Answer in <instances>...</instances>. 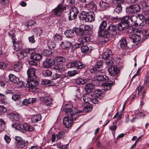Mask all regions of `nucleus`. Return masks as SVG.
Wrapping results in <instances>:
<instances>
[{
    "label": "nucleus",
    "mask_w": 149,
    "mask_h": 149,
    "mask_svg": "<svg viewBox=\"0 0 149 149\" xmlns=\"http://www.w3.org/2000/svg\"><path fill=\"white\" fill-rule=\"evenodd\" d=\"M41 100L46 105L49 106L52 105L53 100L51 98L47 97H44L41 98Z\"/></svg>",
    "instance_id": "aec40b11"
},
{
    "label": "nucleus",
    "mask_w": 149,
    "mask_h": 149,
    "mask_svg": "<svg viewBox=\"0 0 149 149\" xmlns=\"http://www.w3.org/2000/svg\"><path fill=\"white\" fill-rule=\"evenodd\" d=\"M52 74V72L49 70H45L42 72V74L45 77L51 76Z\"/></svg>",
    "instance_id": "6e6d98bb"
},
{
    "label": "nucleus",
    "mask_w": 149,
    "mask_h": 149,
    "mask_svg": "<svg viewBox=\"0 0 149 149\" xmlns=\"http://www.w3.org/2000/svg\"><path fill=\"white\" fill-rule=\"evenodd\" d=\"M36 23L33 20H30L28 22H25V24L27 27H29L31 26Z\"/></svg>",
    "instance_id": "680f3d73"
},
{
    "label": "nucleus",
    "mask_w": 149,
    "mask_h": 149,
    "mask_svg": "<svg viewBox=\"0 0 149 149\" xmlns=\"http://www.w3.org/2000/svg\"><path fill=\"white\" fill-rule=\"evenodd\" d=\"M143 29L141 27H138L135 29L134 30L132 31H133V33H136L137 34H138L140 35H141L140 33H142V31Z\"/></svg>",
    "instance_id": "09e8293b"
},
{
    "label": "nucleus",
    "mask_w": 149,
    "mask_h": 149,
    "mask_svg": "<svg viewBox=\"0 0 149 149\" xmlns=\"http://www.w3.org/2000/svg\"><path fill=\"white\" fill-rule=\"evenodd\" d=\"M142 3V9L144 14L146 15H149V7L145 2H143Z\"/></svg>",
    "instance_id": "393cba45"
},
{
    "label": "nucleus",
    "mask_w": 149,
    "mask_h": 149,
    "mask_svg": "<svg viewBox=\"0 0 149 149\" xmlns=\"http://www.w3.org/2000/svg\"><path fill=\"white\" fill-rule=\"evenodd\" d=\"M53 38L56 42L60 41L62 40L61 36L59 34L55 35Z\"/></svg>",
    "instance_id": "603ef678"
},
{
    "label": "nucleus",
    "mask_w": 149,
    "mask_h": 149,
    "mask_svg": "<svg viewBox=\"0 0 149 149\" xmlns=\"http://www.w3.org/2000/svg\"><path fill=\"white\" fill-rule=\"evenodd\" d=\"M70 11L78 14L79 13V10L75 6H72Z\"/></svg>",
    "instance_id": "338daca9"
},
{
    "label": "nucleus",
    "mask_w": 149,
    "mask_h": 149,
    "mask_svg": "<svg viewBox=\"0 0 149 149\" xmlns=\"http://www.w3.org/2000/svg\"><path fill=\"white\" fill-rule=\"evenodd\" d=\"M9 78L11 82L15 84H17L19 81V79L18 78L11 74H9Z\"/></svg>",
    "instance_id": "c85d7f7f"
},
{
    "label": "nucleus",
    "mask_w": 149,
    "mask_h": 149,
    "mask_svg": "<svg viewBox=\"0 0 149 149\" xmlns=\"http://www.w3.org/2000/svg\"><path fill=\"white\" fill-rule=\"evenodd\" d=\"M130 38L132 39L134 43L136 42H139L141 39V37L139 34L134 33L130 35Z\"/></svg>",
    "instance_id": "f3484780"
},
{
    "label": "nucleus",
    "mask_w": 149,
    "mask_h": 149,
    "mask_svg": "<svg viewBox=\"0 0 149 149\" xmlns=\"http://www.w3.org/2000/svg\"><path fill=\"white\" fill-rule=\"evenodd\" d=\"M82 27L84 31H85L87 33L86 35L89 34L88 32L91 31L92 29L91 26L88 25H83Z\"/></svg>",
    "instance_id": "79ce46f5"
},
{
    "label": "nucleus",
    "mask_w": 149,
    "mask_h": 149,
    "mask_svg": "<svg viewBox=\"0 0 149 149\" xmlns=\"http://www.w3.org/2000/svg\"><path fill=\"white\" fill-rule=\"evenodd\" d=\"M102 65V61H100L97 62L95 66L97 68L100 69V71L101 70V68Z\"/></svg>",
    "instance_id": "bf43d9fd"
},
{
    "label": "nucleus",
    "mask_w": 149,
    "mask_h": 149,
    "mask_svg": "<svg viewBox=\"0 0 149 149\" xmlns=\"http://www.w3.org/2000/svg\"><path fill=\"white\" fill-rule=\"evenodd\" d=\"M54 68L58 73H62L65 71V69L60 64H58L57 65H55L54 66Z\"/></svg>",
    "instance_id": "2f4dec72"
},
{
    "label": "nucleus",
    "mask_w": 149,
    "mask_h": 149,
    "mask_svg": "<svg viewBox=\"0 0 149 149\" xmlns=\"http://www.w3.org/2000/svg\"><path fill=\"white\" fill-rule=\"evenodd\" d=\"M114 83V82L113 81H108L107 82L102 84V86L104 90H109L111 88Z\"/></svg>",
    "instance_id": "2eb2a0df"
},
{
    "label": "nucleus",
    "mask_w": 149,
    "mask_h": 149,
    "mask_svg": "<svg viewBox=\"0 0 149 149\" xmlns=\"http://www.w3.org/2000/svg\"><path fill=\"white\" fill-rule=\"evenodd\" d=\"M98 33L99 36L103 38H107L110 36L108 31L107 30H99Z\"/></svg>",
    "instance_id": "412c9836"
},
{
    "label": "nucleus",
    "mask_w": 149,
    "mask_h": 149,
    "mask_svg": "<svg viewBox=\"0 0 149 149\" xmlns=\"http://www.w3.org/2000/svg\"><path fill=\"white\" fill-rule=\"evenodd\" d=\"M42 53L45 56H50L52 54V53L51 51L47 49L42 51Z\"/></svg>",
    "instance_id": "49530a36"
},
{
    "label": "nucleus",
    "mask_w": 149,
    "mask_h": 149,
    "mask_svg": "<svg viewBox=\"0 0 149 149\" xmlns=\"http://www.w3.org/2000/svg\"><path fill=\"white\" fill-rule=\"evenodd\" d=\"M94 87V85L93 84L88 83L86 84L85 88L86 91L89 92L91 91Z\"/></svg>",
    "instance_id": "58836bf2"
},
{
    "label": "nucleus",
    "mask_w": 149,
    "mask_h": 149,
    "mask_svg": "<svg viewBox=\"0 0 149 149\" xmlns=\"http://www.w3.org/2000/svg\"><path fill=\"white\" fill-rule=\"evenodd\" d=\"M78 73V72L75 70L69 71L68 72V74L70 77L74 76Z\"/></svg>",
    "instance_id": "4d7b16f0"
},
{
    "label": "nucleus",
    "mask_w": 149,
    "mask_h": 149,
    "mask_svg": "<svg viewBox=\"0 0 149 149\" xmlns=\"http://www.w3.org/2000/svg\"><path fill=\"white\" fill-rule=\"evenodd\" d=\"M74 31L77 35L80 36H82L84 35H86L87 33L85 31H84L82 27H76L74 29Z\"/></svg>",
    "instance_id": "4468645a"
},
{
    "label": "nucleus",
    "mask_w": 149,
    "mask_h": 149,
    "mask_svg": "<svg viewBox=\"0 0 149 149\" xmlns=\"http://www.w3.org/2000/svg\"><path fill=\"white\" fill-rule=\"evenodd\" d=\"M87 81L88 80L84 78H79L75 80V82L77 85H80L85 84Z\"/></svg>",
    "instance_id": "bb28decb"
},
{
    "label": "nucleus",
    "mask_w": 149,
    "mask_h": 149,
    "mask_svg": "<svg viewBox=\"0 0 149 149\" xmlns=\"http://www.w3.org/2000/svg\"><path fill=\"white\" fill-rule=\"evenodd\" d=\"M99 4L100 8L103 10H105L109 7V3L104 1H100L99 3Z\"/></svg>",
    "instance_id": "5701e85b"
},
{
    "label": "nucleus",
    "mask_w": 149,
    "mask_h": 149,
    "mask_svg": "<svg viewBox=\"0 0 149 149\" xmlns=\"http://www.w3.org/2000/svg\"><path fill=\"white\" fill-rule=\"evenodd\" d=\"M109 34L113 36L115 35L117 33V26L113 24H111L107 28Z\"/></svg>",
    "instance_id": "9d476101"
},
{
    "label": "nucleus",
    "mask_w": 149,
    "mask_h": 149,
    "mask_svg": "<svg viewBox=\"0 0 149 149\" xmlns=\"http://www.w3.org/2000/svg\"><path fill=\"white\" fill-rule=\"evenodd\" d=\"M25 52L26 53V54H31V55L33 54H33V53L34 52L35 49H25Z\"/></svg>",
    "instance_id": "0e129e2a"
},
{
    "label": "nucleus",
    "mask_w": 149,
    "mask_h": 149,
    "mask_svg": "<svg viewBox=\"0 0 149 149\" xmlns=\"http://www.w3.org/2000/svg\"><path fill=\"white\" fill-rule=\"evenodd\" d=\"M9 117L10 118L15 120H18L20 118V117L18 114L14 113H9Z\"/></svg>",
    "instance_id": "c9c22d12"
},
{
    "label": "nucleus",
    "mask_w": 149,
    "mask_h": 149,
    "mask_svg": "<svg viewBox=\"0 0 149 149\" xmlns=\"http://www.w3.org/2000/svg\"><path fill=\"white\" fill-rule=\"evenodd\" d=\"M130 17L129 16H125L124 17H123V18H118L117 17H114V19H119L121 20V22H124L125 23H128L129 24V22L128 21V20L130 19Z\"/></svg>",
    "instance_id": "4c0bfd02"
},
{
    "label": "nucleus",
    "mask_w": 149,
    "mask_h": 149,
    "mask_svg": "<svg viewBox=\"0 0 149 149\" xmlns=\"http://www.w3.org/2000/svg\"><path fill=\"white\" fill-rule=\"evenodd\" d=\"M92 107L91 105H87L83 108V110H79L78 111V113H81L84 111L86 113L92 111Z\"/></svg>",
    "instance_id": "e433bc0d"
},
{
    "label": "nucleus",
    "mask_w": 149,
    "mask_h": 149,
    "mask_svg": "<svg viewBox=\"0 0 149 149\" xmlns=\"http://www.w3.org/2000/svg\"><path fill=\"white\" fill-rule=\"evenodd\" d=\"M65 34L67 37L72 38L74 36V30L72 29H68L65 32Z\"/></svg>",
    "instance_id": "473e14b6"
},
{
    "label": "nucleus",
    "mask_w": 149,
    "mask_h": 149,
    "mask_svg": "<svg viewBox=\"0 0 149 149\" xmlns=\"http://www.w3.org/2000/svg\"><path fill=\"white\" fill-rule=\"evenodd\" d=\"M47 45L49 48L51 49H54L56 47V45L54 42L50 40L48 41Z\"/></svg>",
    "instance_id": "c03bdc74"
},
{
    "label": "nucleus",
    "mask_w": 149,
    "mask_h": 149,
    "mask_svg": "<svg viewBox=\"0 0 149 149\" xmlns=\"http://www.w3.org/2000/svg\"><path fill=\"white\" fill-rule=\"evenodd\" d=\"M56 60L58 62H65L66 61V59L64 57L61 56L57 57L56 58Z\"/></svg>",
    "instance_id": "e2e57ef3"
},
{
    "label": "nucleus",
    "mask_w": 149,
    "mask_h": 149,
    "mask_svg": "<svg viewBox=\"0 0 149 149\" xmlns=\"http://www.w3.org/2000/svg\"><path fill=\"white\" fill-rule=\"evenodd\" d=\"M64 134V133L63 132H59L56 135L57 139H61L63 135Z\"/></svg>",
    "instance_id": "774afa93"
},
{
    "label": "nucleus",
    "mask_w": 149,
    "mask_h": 149,
    "mask_svg": "<svg viewBox=\"0 0 149 149\" xmlns=\"http://www.w3.org/2000/svg\"><path fill=\"white\" fill-rule=\"evenodd\" d=\"M29 142L28 141H26L23 140L20 142H17V147L19 148H22L25 146H27Z\"/></svg>",
    "instance_id": "b1692460"
},
{
    "label": "nucleus",
    "mask_w": 149,
    "mask_h": 149,
    "mask_svg": "<svg viewBox=\"0 0 149 149\" xmlns=\"http://www.w3.org/2000/svg\"><path fill=\"white\" fill-rule=\"evenodd\" d=\"M139 15L136 14L135 15H133L130 18L131 22L135 25H138L139 24L137 22V20L138 18V17H139Z\"/></svg>",
    "instance_id": "7c9ffc66"
},
{
    "label": "nucleus",
    "mask_w": 149,
    "mask_h": 149,
    "mask_svg": "<svg viewBox=\"0 0 149 149\" xmlns=\"http://www.w3.org/2000/svg\"><path fill=\"white\" fill-rule=\"evenodd\" d=\"M31 58L33 60L39 61L41 59L42 56L40 54H34L31 56Z\"/></svg>",
    "instance_id": "72a5a7b5"
},
{
    "label": "nucleus",
    "mask_w": 149,
    "mask_h": 149,
    "mask_svg": "<svg viewBox=\"0 0 149 149\" xmlns=\"http://www.w3.org/2000/svg\"><path fill=\"white\" fill-rule=\"evenodd\" d=\"M109 77L105 75H98L95 76L94 79L95 80L100 81H106L109 80Z\"/></svg>",
    "instance_id": "4be33fe9"
},
{
    "label": "nucleus",
    "mask_w": 149,
    "mask_h": 149,
    "mask_svg": "<svg viewBox=\"0 0 149 149\" xmlns=\"http://www.w3.org/2000/svg\"><path fill=\"white\" fill-rule=\"evenodd\" d=\"M101 94V91L100 90H97L95 91L94 93H93L92 95L95 96L96 97H98Z\"/></svg>",
    "instance_id": "13d9d810"
},
{
    "label": "nucleus",
    "mask_w": 149,
    "mask_h": 149,
    "mask_svg": "<svg viewBox=\"0 0 149 149\" xmlns=\"http://www.w3.org/2000/svg\"><path fill=\"white\" fill-rule=\"evenodd\" d=\"M86 7L90 11V13L95 12L97 9L96 5L93 2L89 3L85 5Z\"/></svg>",
    "instance_id": "1a4fd4ad"
},
{
    "label": "nucleus",
    "mask_w": 149,
    "mask_h": 149,
    "mask_svg": "<svg viewBox=\"0 0 149 149\" xmlns=\"http://www.w3.org/2000/svg\"><path fill=\"white\" fill-rule=\"evenodd\" d=\"M9 0H0V4L4 7L7 6L8 5Z\"/></svg>",
    "instance_id": "864d4df0"
},
{
    "label": "nucleus",
    "mask_w": 149,
    "mask_h": 149,
    "mask_svg": "<svg viewBox=\"0 0 149 149\" xmlns=\"http://www.w3.org/2000/svg\"><path fill=\"white\" fill-rule=\"evenodd\" d=\"M22 67V64L20 62L16 63L12 66L13 70L17 72H19Z\"/></svg>",
    "instance_id": "a211bd4d"
},
{
    "label": "nucleus",
    "mask_w": 149,
    "mask_h": 149,
    "mask_svg": "<svg viewBox=\"0 0 149 149\" xmlns=\"http://www.w3.org/2000/svg\"><path fill=\"white\" fill-rule=\"evenodd\" d=\"M105 62L106 63L109 65H112L113 63L112 57L105 59Z\"/></svg>",
    "instance_id": "3c124183"
},
{
    "label": "nucleus",
    "mask_w": 149,
    "mask_h": 149,
    "mask_svg": "<svg viewBox=\"0 0 149 149\" xmlns=\"http://www.w3.org/2000/svg\"><path fill=\"white\" fill-rule=\"evenodd\" d=\"M127 45L126 38H121L117 44V47L118 48H123L126 46Z\"/></svg>",
    "instance_id": "dca6fc26"
},
{
    "label": "nucleus",
    "mask_w": 149,
    "mask_h": 149,
    "mask_svg": "<svg viewBox=\"0 0 149 149\" xmlns=\"http://www.w3.org/2000/svg\"><path fill=\"white\" fill-rule=\"evenodd\" d=\"M6 124L5 122L2 119H0V129L2 130Z\"/></svg>",
    "instance_id": "69168bd1"
},
{
    "label": "nucleus",
    "mask_w": 149,
    "mask_h": 149,
    "mask_svg": "<svg viewBox=\"0 0 149 149\" xmlns=\"http://www.w3.org/2000/svg\"><path fill=\"white\" fill-rule=\"evenodd\" d=\"M126 11L127 13L131 14L134 13L132 5L126 8Z\"/></svg>",
    "instance_id": "052dcab7"
},
{
    "label": "nucleus",
    "mask_w": 149,
    "mask_h": 149,
    "mask_svg": "<svg viewBox=\"0 0 149 149\" xmlns=\"http://www.w3.org/2000/svg\"><path fill=\"white\" fill-rule=\"evenodd\" d=\"M122 10V8L121 4H118L117 5L116 8L114 9V12L115 13L119 14Z\"/></svg>",
    "instance_id": "8fccbe9b"
},
{
    "label": "nucleus",
    "mask_w": 149,
    "mask_h": 149,
    "mask_svg": "<svg viewBox=\"0 0 149 149\" xmlns=\"http://www.w3.org/2000/svg\"><path fill=\"white\" fill-rule=\"evenodd\" d=\"M92 94L86 93L83 96V100L86 103H89L91 101V96Z\"/></svg>",
    "instance_id": "f704fd0d"
},
{
    "label": "nucleus",
    "mask_w": 149,
    "mask_h": 149,
    "mask_svg": "<svg viewBox=\"0 0 149 149\" xmlns=\"http://www.w3.org/2000/svg\"><path fill=\"white\" fill-rule=\"evenodd\" d=\"M100 72V69L96 68L95 66L93 67L90 69V72L91 73H97Z\"/></svg>",
    "instance_id": "5fc2aeb1"
},
{
    "label": "nucleus",
    "mask_w": 149,
    "mask_h": 149,
    "mask_svg": "<svg viewBox=\"0 0 149 149\" xmlns=\"http://www.w3.org/2000/svg\"><path fill=\"white\" fill-rule=\"evenodd\" d=\"M107 26V23L106 21H103L100 23L99 26V30H104Z\"/></svg>",
    "instance_id": "a19ab883"
},
{
    "label": "nucleus",
    "mask_w": 149,
    "mask_h": 149,
    "mask_svg": "<svg viewBox=\"0 0 149 149\" xmlns=\"http://www.w3.org/2000/svg\"><path fill=\"white\" fill-rule=\"evenodd\" d=\"M60 47L63 49H67L70 48L72 46V43L70 41L65 40L62 41L60 44Z\"/></svg>",
    "instance_id": "ddd939ff"
},
{
    "label": "nucleus",
    "mask_w": 149,
    "mask_h": 149,
    "mask_svg": "<svg viewBox=\"0 0 149 149\" xmlns=\"http://www.w3.org/2000/svg\"><path fill=\"white\" fill-rule=\"evenodd\" d=\"M108 71L111 75H115L117 74L119 72V70L116 65H113L110 67L108 69Z\"/></svg>",
    "instance_id": "9b49d317"
},
{
    "label": "nucleus",
    "mask_w": 149,
    "mask_h": 149,
    "mask_svg": "<svg viewBox=\"0 0 149 149\" xmlns=\"http://www.w3.org/2000/svg\"><path fill=\"white\" fill-rule=\"evenodd\" d=\"M81 16L82 19L86 22H91L95 20V15L94 13H89L82 11L81 13Z\"/></svg>",
    "instance_id": "39448f33"
},
{
    "label": "nucleus",
    "mask_w": 149,
    "mask_h": 149,
    "mask_svg": "<svg viewBox=\"0 0 149 149\" xmlns=\"http://www.w3.org/2000/svg\"><path fill=\"white\" fill-rule=\"evenodd\" d=\"M142 35L143 36L142 39L145 40L147 39L149 36V29L143 30L142 32Z\"/></svg>",
    "instance_id": "ea45409f"
},
{
    "label": "nucleus",
    "mask_w": 149,
    "mask_h": 149,
    "mask_svg": "<svg viewBox=\"0 0 149 149\" xmlns=\"http://www.w3.org/2000/svg\"><path fill=\"white\" fill-rule=\"evenodd\" d=\"M86 65L83 64L79 61L77 60L69 63L67 65L68 68H74L77 69H81L85 68Z\"/></svg>",
    "instance_id": "423d86ee"
},
{
    "label": "nucleus",
    "mask_w": 149,
    "mask_h": 149,
    "mask_svg": "<svg viewBox=\"0 0 149 149\" xmlns=\"http://www.w3.org/2000/svg\"><path fill=\"white\" fill-rule=\"evenodd\" d=\"M42 117L41 115L39 114L34 115L31 117L32 121L33 123H37L41 120Z\"/></svg>",
    "instance_id": "c756f323"
},
{
    "label": "nucleus",
    "mask_w": 149,
    "mask_h": 149,
    "mask_svg": "<svg viewBox=\"0 0 149 149\" xmlns=\"http://www.w3.org/2000/svg\"><path fill=\"white\" fill-rule=\"evenodd\" d=\"M61 110L65 112L66 114L71 115V116H74L77 117L78 113V110L73 107L72 105L70 104H66L61 108Z\"/></svg>",
    "instance_id": "20e7f679"
},
{
    "label": "nucleus",
    "mask_w": 149,
    "mask_h": 149,
    "mask_svg": "<svg viewBox=\"0 0 149 149\" xmlns=\"http://www.w3.org/2000/svg\"><path fill=\"white\" fill-rule=\"evenodd\" d=\"M91 102L94 104H97L99 103L98 97L92 95L91 96Z\"/></svg>",
    "instance_id": "37998d69"
},
{
    "label": "nucleus",
    "mask_w": 149,
    "mask_h": 149,
    "mask_svg": "<svg viewBox=\"0 0 149 149\" xmlns=\"http://www.w3.org/2000/svg\"><path fill=\"white\" fill-rule=\"evenodd\" d=\"M12 127L15 130L22 133H24L26 131L31 132L34 130V127L26 123L23 124L19 123H15L12 125Z\"/></svg>",
    "instance_id": "f03ea898"
},
{
    "label": "nucleus",
    "mask_w": 149,
    "mask_h": 149,
    "mask_svg": "<svg viewBox=\"0 0 149 149\" xmlns=\"http://www.w3.org/2000/svg\"><path fill=\"white\" fill-rule=\"evenodd\" d=\"M93 49V47L90 45H85L82 46L81 48V50L83 53L90 52Z\"/></svg>",
    "instance_id": "a878e982"
},
{
    "label": "nucleus",
    "mask_w": 149,
    "mask_h": 149,
    "mask_svg": "<svg viewBox=\"0 0 149 149\" xmlns=\"http://www.w3.org/2000/svg\"><path fill=\"white\" fill-rule=\"evenodd\" d=\"M66 9L65 6L60 4L54 9L53 12L54 15L56 16L61 17Z\"/></svg>",
    "instance_id": "0eeeda50"
},
{
    "label": "nucleus",
    "mask_w": 149,
    "mask_h": 149,
    "mask_svg": "<svg viewBox=\"0 0 149 149\" xmlns=\"http://www.w3.org/2000/svg\"><path fill=\"white\" fill-rule=\"evenodd\" d=\"M103 59H106L111 57L112 51L110 50L107 49L105 51L102 55Z\"/></svg>",
    "instance_id": "6ab92c4d"
},
{
    "label": "nucleus",
    "mask_w": 149,
    "mask_h": 149,
    "mask_svg": "<svg viewBox=\"0 0 149 149\" xmlns=\"http://www.w3.org/2000/svg\"><path fill=\"white\" fill-rule=\"evenodd\" d=\"M77 117L74 116H71V115L64 117L63 119V123L66 128H69L72 125L73 122H75L79 121L78 118L80 116V114H77Z\"/></svg>",
    "instance_id": "7ed1b4c3"
},
{
    "label": "nucleus",
    "mask_w": 149,
    "mask_h": 149,
    "mask_svg": "<svg viewBox=\"0 0 149 149\" xmlns=\"http://www.w3.org/2000/svg\"><path fill=\"white\" fill-rule=\"evenodd\" d=\"M55 63L54 60L52 59H46L43 62L42 65L44 67L50 68L53 66Z\"/></svg>",
    "instance_id": "6e6552de"
},
{
    "label": "nucleus",
    "mask_w": 149,
    "mask_h": 149,
    "mask_svg": "<svg viewBox=\"0 0 149 149\" xmlns=\"http://www.w3.org/2000/svg\"><path fill=\"white\" fill-rule=\"evenodd\" d=\"M132 6L134 13L139 12L140 10V7L139 5L135 4L132 5Z\"/></svg>",
    "instance_id": "de8ad7c7"
},
{
    "label": "nucleus",
    "mask_w": 149,
    "mask_h": 149,
    "mask_svg": "<svg viewBox=\"0 0 149 149\" xmlns=\"http://www.w3.org/2000/svg\"><path fill=\"white\" fill-rule=\"evenodd\" d=\"M36 69L33 68H29L27 71L28 79L27 80V87L30 91L37 92L38 89L36 86L38 85V82L34 80L36 78Z\"/></svg>",
    "instance_id": "f257e3e1"
},
{
    "label": "nucleus",
    "mask_w": 149,
    "mask_h": 149,
    "mask_svg": "<svg viewBox=\"0 0 149 149\" xmlns=\"http://www.w3.org/2000/svg\"><path fill=\"white\" fill-rule=\"evenodd\" d=\"M129 25V24L128 23L121 22L118 24L117 30L120 31L124 30L128 28Z\"/></svg>",
    "instance_id": "f8f14e48"
},
{
    "label": "nucleus",
    "mask_w": 149,
    "mask_h": 149,
    "mask_svg": "<svg viewBox=\"0 0 149 149\" xmlns=\"http://www.w3.org/2000/svg\"><path fill=\"white\" fill-rule=\"evenodd\" d=\"M17 52V55L19 59H22L26 56L27 54L25 49L19 50Z\"/></svg>",
    "instance_id": "cd10ccee"
},
{
    "label": "nucleus",
    "mask_w": 149,
    "mask_h": 149,
    "mask_svg": "<svg viewBox=\"0 0 149 149\" xmlns=\"http://www.w3.org/2000/svg\"><path fill=\"white\" fill-rule=\"evenodd\" d=\"M70 15L68 16L69 20L74 19L76 18L77 14L70 11L69 12Z\"/></svg>",
    "instance_id": "a18cd8bd"
}]
</instances>
